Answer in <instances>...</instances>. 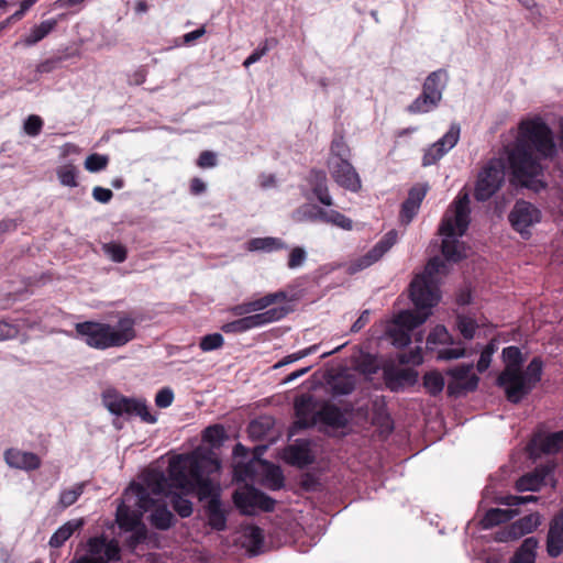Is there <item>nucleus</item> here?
<instances>
[{
	"mask_svg": "<svg viewBox=\"0 0 563 563\" xmlns=\"http://www.w3.org/2000/svg\"><path fill=\"white\" fill-rule=\"evenodd\" d=\"M556 153L551 129L541 119L522 121L519 136L508 154V161L515 180L522 187L539 192L547 187L541 179L544 167L541 158L552 157Z\"/></svg>",
	"mask_w": 563,
	"mask_h": 563,
	"instance_id": "nucleus-1",
	"label": "nucleus"
},
{
	"mask_svg": "<svg viewBox=\"0 0 563 563\" xmlns=\"http://www.w3.org/2000/svg\"><path fill=\"white\" fill-rule=\"evenodd\" d=\"M219 470L220 462L211 451L177 455L169 461L167 495L175 487L186 494L197 492L200 500L220 499V485L209 478Z\"/></svg>",
	"mask_w": 563,
	"mask_h": 563,
	"instance_id": "nucleus-2",
	"label": "nucleus"
},
{
	"mask_svg": "<svg viewBox=\"0 0 563 563\" xmlns=\"http://www.w3.org/2000/svg\"><path fill=\"white\" fill-rule=\"evenodd\" d=\"M168 481L161 471H150L144 476V484H131L124 492L121 504L117 508L115 521L120 529L132 531L144 525V512L154 506V496L167 495Z\"/></svg>",
	"mask_w": 563,
	"mask_h": 563,
	"instance_id": "nucleus-3",
	"label": "nucleus"
},
{
	"mask_svg": "<svg viewBox=\"0 0 563 563\" xmlns=\"http://www.w3.org/2000/svg\"><path fill=\"white\" fill-rule=\"evenodd\" d=\"M503 358L505 368L497 377V385L504 389L509 402L519 404L541 380L543 363L539 357H533L522 371V353L514 345L503 350Z\"/></svg>",
	"mask_w": 563,
	"mask_h": 563,
	"instance_id": "nucleus-4",
	"label": "nucleus"
},
{
	"mask_svg": "<svg viewBox=\"0 0 563 563\" xmlns=\"http://www.w3.org/2000/svg\"><path fill=\"white\" fill-rule=\"evenodd\" d=\"M135 321L132 318H120L115 325L85 321L76 323V333L85 343L96 350L123 346L135 338Z\"/></svg>",
	"mask_w": 563,
	"mask_h": 563,
	"instance_id": "nucleus-5",
	"label": "nucleus"
},
{
	"mask_svg": "<svg viewBox=\"0 0 563 563\" xmlns=\"http://www.w3.org/2000/svg\"><path fill=\"white\" fill-rule=\"evenodd\" d=\"M470 197L467 192L460 194L454 201L453 214L445 213L439 228L442 240V254L448 261L459 262L466 256L465 247L459 241L464 235L470 224Z\"/></svg>",
	"mask_w": 563,
	"mask_h": 563,
	"instance_id": "nucleus-6",
	"label": "nucleus"
},
{
	"mask_svg": "<svg viewBox=\"0 0 563 563\" xmlns=\"http://www.w3.org/2000/svg\"><path fill=\"white\" fill-rule=\"evenodd\" d=\"M444 267L440 257H432L424 271L410 283V298L416 309H432L440 300L437 276Z\"/></svg>",
	"mask_w": 563,
	"mask_h": 563,
	"instance_id": "nucleus-7",
	"label": "nucleus"
},
{
	"mask_svg": "<svg viewBox=\"0 0 563 563\" xmlns=\"http://www.w3.org/2000/svg\"><path fill=\"white\" fill-rule=\"evenodd\" d=\"M431 314L430 309L417 311L405 310L399 312L387 325L386 334L396 347L407 346L410 339V331L422 324Z\"/></svg>",
	"mask_w": 563,
	"mask_h": 563,
	"instance_id": "nucleus-8",
	"label": "nucleus"
},
{
	"mask_svg": "<svg viewBox=\"0 0 563 563\" xmlns=\"http://www.w3.org/2000/svg\"><path fill=\"white\" fill-rule=\"evenodd\" d=\"M505 179V164L500 158H493L478 174L474 197L477 201H486L501 187Z\"/></svg>",
	"mask_w": 563,
	"mask_h": 563,
	"instance_id": "nucleus-9",
	"label": "nucleus"
},
{
	"mask_svg": "<svg viewBox=\"0 0 563 563\" xmlns=\"http://www.w3.org/2000/svg\"><path fill=\"white\" fill-rule=\"evenodd\" d=\"M233 501L236 508L247 516L255 515L257 510L273 511L276 504L272 497L250 485L235 490Z\"/></svg>",
	"mask_w": 563,
	"mask_h": 563,
	"instance_id": "nucleus-10",
	"label": "nucleus"
},
{
	"mask_svg": "<svg viewBox=\"0 0 563 563\" xmlns=\"http://www.w3.org/2000/svg\"><path fill=\"white\" fill-rule=\"evenodd\" d=\"M104 406L117 416H139L147 423H155L156 417L148 411L145 400L128 398L117 394H107L103 397Z\"/></svg>",
	"mask_w": 563,
	"mask_h": 563,
	"instance_id": "nucleus-11",
	"label": "nucleus"
},
{
	"mask_svg": "<svg viewBox=\"0 0 563 563\" xmlns=\"http://www.w3.org/2000/svg\"><path fill=\"white\" fill-rule=\"evenodd\" d=\"M120 547L118 541L108 540L106 537H92L87 541V554L75 559L71 563H109L120 560Z\"/></svg>",
	"mask_w": 563,
	"mask_h": 563,
	"instance_id": "nucleus-12",
	"label": "nucleus"
},
{
	"mask_svg": "<svg viewBox=\"0 0 563 563\" xmlns=\"http://www.w3.org/2000/svg\"><path fill=\"white\" fill-rule=\"evenodd\" d=\"M474 364H461L448 369L446 374L451 377L448 384V391L450 395H461L474 391L479 378L473 371Z\"/></svg>",
	"mask_w": 563,
	"mask_h": 563,
	"instance_id": "nucleus-13",
	"label": "nucleus"
},
{
	"mask_svg": "<svg viewBox=\"0 0 563 563\" xmlns=\"http://www.w3.org/2000/svg\"><path fill=\"white\" fill-rule=\"evenodd\" d=\"M508 218L514 229L523 234L529 227L540 221L541 213L532 203L519 200L515 203Z\"/></svg>",
	"mask_w": 563,
	"mask_h": 563,
	"instance_id": "nucleus-14",
	"label": "nucleus"
},
{
	"mask_svg": "<svg viewBox=\"0 0 563 563\" xmlns=\"http://www.w3.org/2000/svg\"><path fill=\"white\" fill-rule=\"evenodd\" d=\"M328 167L332 178L339 186L352 192H357L361 189L360 175L350 161L339 159L335 163H328Z\"/></svg>",
	"mask_w": 563,
	"mask_h": 563,
	"instance_id": "nucleus-15",
	"label": "nucleus"
},
{
	"mask_svg": "<svg viewBox=\"0 0 563 563\" xmlns=\"http://www.w3.org/2000/svg\"><path fill=\"white\" fill-rule=\"evenodd\" d=\"M460 125L452 124L450 130L439 141L433 143L426 152L422 158L423 166L435 164L451 148H453L460 139Z\"/></svg>",
	"mask_w": 563,
	"mask_h": 563,
	"instance_id": "nucleus-16",
	"label": "nucleus"
},
{
	"mask_svg": "<svg viewBox=\"0 0 563 563\" xmlns=\"http://www.w3.org/2000/svg\"><path fill=\"white\" fill-rule=\"evenodd\" d=\"M540 525L541 516L538 512L529 514L507 526L503 531L498 533L497 540L500 542L517 540L526 534L533 532Z\"/></svg>",
	"mask_w": 563,
	"mask_h": 563,
	"instance_id": "nucleus-17",
	"label": "nucleus"
},
{
	"mask_svg": "<svg viewBox=\"0 0 563 563\" xmlns=\"http://www.w3.org/2000/svg\"><path fill=\"white\" fill-rule=\"evenodd\" d=\"M397 236L398 234L395 230L387 232L372 250L352 264V271H362L376 263L396 243Z\"/></svg>",
	"mask_w": 563,
	"mask_h": 563,
	"instance_id": "nucleus-18",
	"label": "nucleus"
},
{
	"mask_svg": "<svg viewBox=\"0 0 563 563\" xmlns=\"http://www.w3.org/2000/svg\"><path fill=\"white\" fill-rule=\"evenodd\" d=\"M318 409L311 395H301L295 400V412L297 420L295 427L306 429L318 423Z\"/></svg>",
	"mask_w": 563,
	"mask_h": 563,
	"instance_id": "nucleus-19",
	"label": "nucleus"
},
{
	"mask_svg": "<svg viewBox=\"0 0 563 563\" xmlns=\"http://www.w3.org/2000/svg\"><path fill=\"white\" fill-rule=\"evenodd\" d=\"M5 463L12 467L24 471H34L41 466V459L32 452L9 449L4 452Z\"/></svg>",
	"mask_w": 563,
	"mask_h": 563,
	"instance_id": "nucleus-20",
	"label": "nucleus"
},
{
	"mask_svg": "<svg viewBox=\"0 0 563 563\" xmlns=\"http://www.w3.org/2000/svg\"><path fill=\"white\" fill-rule=\"evenodd\" d=\"M267 446L258 445L254 450L253 459L247 463H239L234 467V476L236 481L246 482L247 479H254L260 472V468L263 467V463H268L267 461L262 459V455L265 453Z\"/></svg>",
	"mask_w": 563,
	"mask_h": 563,
	"instance_id": "nucleus-21",
	"label": "nucleus"
},
{
	"mask_svg": "<svg viewBox=\"0 0 563 563\" xmlns=\"http://www.w3.org/2000/svg\"><path fill=\"white\" fill-rule=\"evenodd\" d=\"M285 460L287 463L303 467L314 462V457L310 450V442L307 440H296L285 450Z\"/></svg>",
	"mask_w": 563,
	"mask_h": 563,
	"instance_id": "nucleus-22",
	"label": "nucleus"
},
{
	"mask_svg": "<svg viewBox=\"0 0 563 563\" xmlns=\"http://www.w3.org/2000/svg\"><path fill=\"white\" fill-rule=\"evenodd\" d=\"M545 548L548 555L553 559L563 553V521L561 516H554L549 523Z\"/></svg>",
	"mask_w": 563,
	"mask_h": 563,
	"instance_id": "nucleus-23",
	"label": "nucleus"
},
{
	"mask_svg": "<svg viewBox=\"0 0 563 563\" xmlns=\"http://www.w3.org/2000/svg\"><path fill=\"white\" fill-rule=\"evenodd\" d=\"M386 386L398 391L405 385H413L417 382L418 373L411 368H388L384 372Z\"/></svg>",
	"mask_w": 563,
	"mask_h": 563,
	"instance_id": "nucleus-24",
	"label": "nucleus"
},
{
	"mask_svg": "<svg viewBox=\"0 0 563 563\" xmlns=\"http://www.w3.org/2000/svg\"><path fill=\"white\" fill-rule=\"evenodd\" d=\"M318 423L325 424L333 429L346 427L347 418L345 413L334 404L323 402L318 409Z\"/></svg>",
	"mask_w": 563,
	"mask_h": 563,
	"instance_id": "nucleus-25",
	"label": "nucleus"
},
{
	"mask_svg": "<svg viewBox=\"0 0 563 563\" xmlns=\"http://www.w3.org/2000/svg\"><path fill=\"white\" fill-rule=\"evenodd\" d=\"M289 312L287 307H274L266 311L246 316L249 330L279 321Z\"/></svg>",
	"mask_w": 563,
	"mask_h": 563,
	"instance_id": "nucleus-26",
	"label": "nucleus"
},
{
	"mask_svg": "<svg viewBox=\"0 0 563 563\" xmlns=\"http://www.w3.org/2000/svg\"><path fill=\"white\" fill-rule=\"evenodd\" d=\"M551 472L549 467L537 468L533 473L521 476L516 482V488L518 492H536L544 483L547 476Z\"/></svg>",
	"mask_w": 563,
	"mask_h": 563,
	"instance_id": "nucleus-27",
	"label": "nucleus"
},
{
	"mask_svg": "<svg viewBox=\"0 0 563 563\" xmlns=\"http://www.w3.org/2000/svg\"><path fill=\"white\" fill-rule=\"evenodd\" d=\"M532 445L538 448L542 453L555 454L563 450V430L549 433L544 437H536L532 440Z\"/></svg>",
	"mask_w": 563,
	"mask_h": 563,
	"instance_id": "nucleus-28",
	"label": "nucleus"
},
{
	"mask_svg": "<svg viewBox=\"0 0 563 563\" xmlns=\"http://www.w3.org/2000/svg\"><path fill=\"white\" fill-rule=\"evenodd\" d=\"M539 540L536 537L526 538L516 550L509 563H536Z\"/></svg>",
	"mask_w": 563,
	"mask_h": 563,
	"instance_id": "nucleus-29",
	"label": "nucleus"
},
{
	"mask_svg": "<svg viewBox=\"0 0 563 563\" xmlns=\"http://www.w3.org/2000/svg\"><path fill=\"white\" fill-rule=\"evenodd\" d=\"M85 525L84 519H73L65 522L59 527L51 537L48 544L52 548H60L75 531L79 530Z\"/></svg>",
	"mask_w": 563,
	"mask_h": 563,
	"instance_id": "nucleus-30",
	"label": "nucleus"
},
{
	"mask_svg": "<svg viewBox=\"0 0 563 563\" xmlns=\"http://www.w3.org/2000/svg\"><path fill=\"white\" fill-rule=\"evenodd\" d=\"M209 526L217 531H223L227 528V514L222 508L220 499L209 500L206 506Z\"/></svg>",
	"mask_w": 563,
	"mask_h": 563,
	"instance_id": "nucleus-31",
	"label": "nucleus"
},
{
	"mask_svg": "<svg viewBox=\"0 0 563 563\" xmlns=\"http://www.w3.org/2000/svg\"><path fill=\"white\" fill-rule=\"evenodd\" d=\"M153 498L156 496L151 495ZM153 512L150 516V521L153 527L158 530H168L174 525V515L168 510L165 504L157 505V499H154Z\"/></svg>",
	"mask_w": 563,
	"mask_h": 563,
	"instance_id": "nucleus-32",
	"label": "nucleus"
},
{
	"mask_svg": "<svg viewBox=\"0 0 563 563\" xmlns=\"http://www.w3.org/2000/svg\"><path fill=\"white\" fill-rule=\"evenodd\" d=\"M517 515L518 511L514 509L492 508L486 511L485 516L481 520V525L484 529H489L509 521Z\"/></svg>",
	"mask_w": 563,
	"mask_h": 563,
	"instance_id": "nucleus-33",
	"label": "nucleus"
},
{
	"mask_svg": "<svg viewBox=\"0 0 563 563\" xmlns=\"http://www.w3.org/2000/svg\"><path fill=\"white\" fill-rule=\"evenodd\" d=\"M448 75L444 70L439 69L432 71L424 80L422 90L429 92L435 98H439V102L442 99V92L445 88Z\"/></svg>",
	"mask_w": 563,
	"mask_h": 563,
	"instance_id": "nucleus-34",
	"label": "nucleus"
},
{
	"mask_svg": "<svg viewBox=\"0 0 563 563\" xmlns=\"http://www.w3.org/2000/svg\"><path fill=\"white\" fill-rule=\"evenodd\" d=\"M260 472L264 474L265 483L272 490L280 489L284 486V476L279 466L272 463H263Z\"/></svg>",
	"mask_w": 563,
	"mask_h": 563,
	"instance_id": "nucleus-35",
	"label": "nucleus"
},
{
	"mask_svg": "<svg viewBox=\"0 0 563 563\" xmlns=\"http://www.w3.org/2000/svg\"><path fill=\"white\" fill-rule=\"evenodd\" d=\"M439 104V98L422 90V93L409 104L410 113H426L434 109Z\"/></svg>",
	"mask_w": 563,
	"mask_h": 563,
	"instance_id": "nucleus-36",
	"label": "nucleus"
},
{
	"mask_svg": "<svg viewBox=\"0 0 563 563\" xmlns=\"http://www.w3.org/2000/svg\"><path fill=\"white\" fill-rule=\"evenodd\" d=\"M56 20L51 19L43 21L38 25L31 29L30 33L25 36L24 42L26 45H34L46 35H48L56 26Z\"/></svg>",
	"mask_w": 563,
	"mask_h": 563,
	"instance_id": "nucleus-37",
	"label": "nucleus"
},
{
	"mask_svg": "<svg viewBox=\"0 0 563 563\" xmlns=\"http://www.w3.org/2000/svg\"><path fill=\"white\" fill-rule=\"evenodd\" d=\"M283 247H285L284 243L277 238H255L249 242L251 251L272 252Z\"/></svg>",
	"mask_w": 563,
	"mask_h": 563,
	"instance_id": "nucleus-38",
	"label": "nucleus"
},
{
	"mask_svg": "<svg viewBox=\"0 0 563 563\" xmlns=\"http://www.w3.org/2000/svg\"><path fill=\"white\" fill-rule=\"evenodd\" d=\"M351 156L350 147L342 136L335 137L331 143L330 156L328 163H335L339 159L349 161Z\"/></svg>",
	"mask_w": 563,
	"mask_h": 563,
	"instance_id": "nucleus-39",
	"label": "nucleus"
},
{
	"mask_svg": "<svg viewBox=\"0 0 563 563\" xmlns=\"http://www.w3.org/2000/svg\"><path fill=\"white\" fill-rule=\"evenodd\" d=\"M84 487L85 484L80 483L76 484L71 488L64 489L59 495L58 505L63 509H66L69 506L74 505L84 493Z\"/></svg>",
	"mask_w": 563,
	"mask_h": 563,
	"instance_id": "nucleus-40",
	"label": "nucleus"
},
{
	"mask_svg": "<svg viewBox=\"0 0 563 563\" xmlns=\"http://www.w3.org/2000/svg\"><path fill=\"white\" fill-rule=\"evenodd\" d=\"M288 299V295L284 290H279L276 292L267 294L258 299H255V306L257 311L265 310L272 305L284 302Z\"/></svg>",
	"mask_w": 563,
	"mask_h": 563,
	"instance_id": "nucleus-41",
	"label": "nucleus"
},
{
	"mask_svg": "<svg viewBox=\"0 0 563 563\" xmlns=\"http://www.w3.org/2000/svg\"><path fill=\"white\" fill-rule=\"evenodd\" d=\"M423 385L429 394L435 396L443 390L444 379L439 373H427L423 377Z\"/></svg>",
	"mask_w": 563,
	"mask_h": 563,
	"instance_id": "nucleus-42",
	"label": "nucleus"
},
{
	"mask_svg": "<svg viewBox=\"0 0 563 563\" xmlns=\"http://www.w3.org/2000/svg\"><path fill=\"white\" fill-rule=\"evenodd\" d=\"M355 389V383L350 376H339L333 379L332 390L334 395H350Z\"/></svg>",
	"mask_w": 563,
	"mask_h": 563,
	"instance_id": "nucleus-43",
	"label": "nucleus"
},
{
	"mask_svg": "<svg viewBox=\"0 0 563 563\" xmlns=\"http://www.w3.org/2000/svg\"><path fill=\"white\" fill-rule=\"evenodd\" d=\"M174 510L181 517L188 518L192 514V503L180 496L179 494H173L170 499Z\"/></svg>",
	"mask_w": 563,
	"mask_h": 563,
	"instance_id": "nucleus-44",
	"label": "nucleus"
},
{
	"mask_svg": "<svg viewBox=\"0 0 563 563\" xmlns=\"http://www.w3.org/2000/svg\"><path fill=\"white\" fill-rule=\"evenodd\" d=\"M456 325L465 340H472L474 338L477 329L475 320L466 316H459L456 319Z\"/></svg>",
	"mask_w": 563,
	"mask_h": 563,
	"instance_id": "nucleus-45",
	"label": "nucleus"
},
{
	"mask_svg": "<svg viewBox=\"0 0 563 563\" xmlns=\"http://www.w3.org/2000/svg\"><path fill=\"white\" fill-rule=\"evenodd\" d=\"M324 217V222L331 223L344 230H351L353 227V222L351 219L345 217L335 210H329L327 213H321Z\"/></svg>",
	"mask_w": 563,
	"mask_h": 563,
	"instance_id": "nucleus-46",
	"label": "nucleus"
},
{
	"mask_svg": "<svg viewBox=\"0 0 563 563\" xmlns=\"http://www.w3.org/2000/svg\"><path fill=\"white\" fill-rule=\"evenodd\" d=\"M109 157L98 153L90 154L85 159V168L90 173H98L107 167Z\"/></svg>",
	"mask_w": 563,
	"mask_h": 563,
	"instance_id": "nucleus-47",
	"label": "nucleus"
},
{
	"mask_svg": "<svg viewBox=\"0 0 563 563\" xmlns=\"http://www.w3.org/2000/svg\"><path fill=\"white\" fill-rule=\"evenodd\" d=\"M202 438L212 445H220L225 439L224 428L220 424L209 426L205 429Z\"/></svg>",
	"mask_w": 563,
	"mask_h": 563,
	"instance_id": "nucleus-48",
	"label": "nucleus"
},
{
	"mask_svg": "<svg viewBox=\"0 0 563 563\" xmlns=\"http://www.w3.org/2000/svg\"><path fill=\"white\" fill-rule=\"evenodd\" d=\"M58 179L62 185L67 187H76L77 183V169L73 165L62 166L57 172Z\"/></svg>",
	"mask_w": 563,
	"mask_h": 563,
	"instance_id": "nucleus-49",
	"label": "nucleus"
},
{
	"mask_svg": "<svg viewBox=\"0 0 563 563\" xmlns=\"http://www.w3.org/2000/svg\"><path fill=\"white\" fill-rule=\"evenodd\" d=\"M245 537L249 541L250 550L254 554H256L258 552V550L262 548L263 542H264L263 530L258 527L253 526V527L249 528Z\"/></svg>",
	"mask_w": 563,
	"mask_h": 563,
	"instance_id": "nucleus-50",
	"label": "nucleus"
},
{
	"mask_svg": "<svg viewBox=\"0 0 563 563\" xmlns=\"http://www.w3.org/2000/svg\"><path fill=\"white\" fill-rule=\"evenodd\" d=\"M452 344L453 340L445 327L438 325L433 329V331L428 335L427 344Z\"/></svg>",
	"mask_w": 563,
	"mask_h": 563,
	"instance_id": "nucleus-51",
	"label": "nucleus"
},
{
	"mask_svg": "<svg viewBox=\"0 0 563 563\" xmlns=\"http://www.w3.org/2000/svg\"><path fill=\"white\" fill-rule=\"evenodd\" d=\"M103 251L115 263L126 260V249L119 243H107L103 245Z\"/></svg>",
	"mask_w": 563,
	"mask_h": 563,
	"instance_id": "nucleus-52",
	"label": "nucleus"
},
{
	"mask_svg": "<svg viewBox=\"0 0 563 563\" xmlns=\"http://www.w3.org/2000/svg\"><path fill=\"white\" fill-rule=\"evenodd\" d=\"M224 343V339L220 333H212L205 335L199 346L203 352H210L217 349H220Z\"/></svg>",
	"mask_w": 563,
	"mask_h": 563,
	"instance_id": "nucleus-53",
	"label": "nucleus"
},
{
	"mask_svg": "<svg viewBox=\"0 0 563 563\" xmlns=\"http://www.w3.org/2000/svg\"><path fill=\"white\" fill-rule=\"evenodd\" d=\"M318 350V345L314 344V345H311L307 349H303L301 351H298L296 353H292L290 355H287L285 356L282 361H279L277 364H275V368H278V367H282V366H285V365H288L292 362H296V361H299L312 353H314L316 351Z\"/></svg>",
	"mask_w": 563,
	"mask_h": 563,
	"instance_id": "nucleus-54",
	"label": "nucleus"
},
{
	"mask_svg": "<svg viewBox=\"0 0 563 563\" xmlns=\"http://www.w3.org/2000/svg\"><path fill=\"white\" fill-rule=\"evenodd\" d=\"M321 213H327V210L317 206H307L298 210V214L302 216L301 219L324 222V217Z\"/></svg>",
	"mask_w": 563,
	"mask_h": 563,
	"instance_id": "nucleus-55",
	"label": "nucleus"
},
{
	"mask_svg": "<svg viewBox=\"0 0 563 563\" xmlns=\"http://www.w3.org/2000/svg\"><path fill=\"white\" fill-rule=\"evenodd\" d=\"M465 355L466 349L463 346L444 347L438 351L437 358L441 361H451L464 357Z\"/></svg>",
	"mask_w": 563,
	"mask_h": 563,
	"instance_id": "nucleus-56",
	"label": "nucleus"
},
{
	"mask_svg": "<svg viewBox=\"0 0 563 563\" xmlns=\"http://www.w3.org/2000/svg\"><path fill=\"white\" fill-rule=\"evenodd\" d=\"M43 126V121L38 115L32 114L24 122V132L30 136L40 134Z\"/></svg>",
	"mask_w": 563,
	"mask_h": 563,
	"instance_id": "nucleus-57",
	"label": "nucleus"
},
{
	"mask_svg": "<svg viewBox=\"0 0 563 563\" xmlns=\"http://www.w3.org/2000/svg\"><path fill=\"white\" fill-rule=\"evenodd\" d=\"M221 329L225 333H242L249 331L247 321L244 316H242L240 319L223 324Z\"/></svg>",
	"mask_w": 563,
	"mask_h": 563,
	"instance_id": "nucleus-58",
	"label": "nucleus"
},
{
	"mask_svg": "<svg viewBox=\"0 0 563 563\" xmlns=\"http://www.w3.org/2000/svg\"><path fill=\"white\" fill-rule=\"evenodd\" d=\"M131 532L132 534L128 538L126 543L131 549H134L146 539L147 529L145 525H142L133 529Z\"/></svg>",
	"mask_w": 563,
	"mask_h": 563,
	"instance_id": "nucleus-59",
	"label": "nucleus"
},
{
	"mask_svg": "<svg viewBox=\"0 0 563 563\" xmlns=\"http://www.w3.org/2000/svg\"><path fill=\"white\" fill-rule=\"evenodd\" d=\"M420 207L411 205V202L404 201L400 210V222L402 224H409L416 217Z\"/></svg>",
	"mask_w": 563,
	"mask_h": 563,
	"instance_id": "nucleus-60",
	"label": "nucleus"
},
{
	"mask_svg": "<svg viewBox=\"0 0 563 563\" xmlns=\"http://www.w3.org/2000/svg\"><path fill=\"white\" fill-rule=\"evenodd\" d=\"M174 400V393L170 388H162L155 396V404L159 408H167Z\"/></svg>",
	"mask_w": 563,
	"mask_h": 563,
	"instance_id": "nucleus-61",
	"label": "nucleus"
},
{
	"mask_svg": "<svg viewBox=\"0 0 563 563\" xmlns=\"http://www.w3.org/2000/svg\"><path fill=\"white\" fill-rule=\"evenodd\" d=\"M307 258L306 251L302 247H295L291 250L288 258V267L296 268L301 266Z\"/></svg>",
	"mask_w": 563,
	"mask_h": 563,
	"instance_id": "nucleus-62",
	"label": "nucleus"
},
{
	"mask_svg": "<svg viewBox=\"0 0 563 563\" xmlns=\"http://www.w3.org/2000/svg\"><path fill=\"white\" fill-rule=\"evenodd\" d=\"M398 361L400 364H420L422 363V354L421 349L418 346L413 351L409 353H400L398 355Z\"/></svg>",
	"mask_w": 563,
	"mask_h": 563,
	"instance_id": "nucleus-63",
	"label": "nucleus"
},
{
	"mask_svg": "<svg viewBox=\"0 0 563 563\" xmlns=\"http://www.w3.org/2000/svg\"><path fill=\"white\" fill-rule=\"evenodd\" d=\"M427 194V187L426 186H415L409 190L408 197L405 200L406 202H411V205H416L420 207L423 198Z\"/></svg>",
	"mask_w": 563,
	"mask_h": 563,
	"instance_id": "nucleus-64",
	"label": "nucleus"
}]
</instances>
